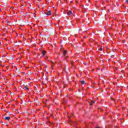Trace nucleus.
<instances>
[{
    "instance_id": "obj_7",
    "label": "nucleus",
    "mask_w": 128,
    "mask_h": 128,
    "mask_svg": "<svg viewBox=\"0 0 128 128\" xmlns=\"http://www.w3.org/2000/svg\"><path fill=\"white\" fill-rule=\"evenodd\" d=\"M102 50H104V47H101L99 50H100L101 52Z\"/></svg>"
},
{
    "instance_id": "obj_8",
    "label": "nucleus",
    "mask_w": 128,
    "mask_h": 128,
    "mask_svg": "<svg viewBox=\"0 0 128 128\" xmlns=\"http://www.w3.org/2000/svg\"><path fill=\"white\" fill-rule=\"evenodd\" d=\"M81 84H84V80L81 81Z\"/></svg>"
},
{
    "instance_id": "obj_12",
    "label": "nucleus",
    "mask_w": 128,
    "mask_h": 128,
    "mask_svg": "<svg viewBox=\"0 0 128 128\" xmlns=\"http://www.w3.org/2000/svg\"><path fill=\"white\" fill-rule=\"evenodd\" d=\"M126 2L128 4V0H126Z\"/></svg>"
},
{
    "instance_id": "obj_4",
    "label": "nucleus",
    "mask_w": 128,
    "mask_h": 128,
    "mask_svg": "<svg viewBox=\"0 0 128 128\" xmlns=\"http://www.w3.org/2000/svg\"><path fill=\"white\" fill-rule=\"evenodd\" d=\"M46 50H43L42 52V56H44V54H46Z\"/></svg>"
},
{
    "instance_id": "obj_17",
    "label": "nucleus",
    "mask_w": 128,
    "mask_h": 128,
    "mask_svg": "<svg viewBox=\"0 0 128 128\" xmlns=\"http://www.w3.org/2000/svg\"><path fill=\"white\" fill-rule=\"evenodd\" d=\"M29 86H30V85H29Z\"/></svg>"
},
{
    "instance_id": "obj_2",
    "label": "nucleus",
    "mask_w": 128,
    "mask_h": 128,
    "mask_svg": "<svg viewBox=\"0 0 128 128\" xmlns=\"http://www.w3.org/2000/svg\"><path fill=\"white\" fill-rule=\"evenodd\" d=\"M67 54L68 52L66 51V50H64L63 52V55L64 56H68Z\"/></svg>"
},
{
    "instance_id": "obj_5",
    "label": "nucleus",
    "mask_w": 128,
    "mask_h": 128,
    "mask_svg": "<svg viewBox=\"0 0 128 128\" xmlns=\"http://www.w3.org/2000/svg\"><path fill=\"white\" fill-rule=\"evenodd\" d=\"M4 120H10V117H5Z\"/></svg>"
},
{
    "instance_id": "obj_14",
    "label": "nucleus",
    "mask_w": 128,
    "mask_h": 128,
    "mask_svg": "<svg viewBox=\"0 0 128 128\" xmlns=\"http://www.w3.org/2000/svg\"><path fill=\"white\" fill-rule=\"evenodd\" d=\"M33 46H36V44H34Z\"/></svg>"
},
{
    "instance_id": "obj_15",
    "label": "nucleus",
    "mask_w": 128,
    "mask_h": 128,
    "mask_svg": "<svg viewBox=\"0 0 128 128\" xmlns=\"http://www.w3.org/2000/svg\"><path fill=\"white\" fill-rule=\"evenodd\" d=\"M28 90H28L27 92H28V94H30V92H28Z\"/></svg>"
},
{
    "instance_id": "obj_13",
    "label": "nucleus",
    "mask_w": 128,
    "mask_h": 128,
    "mask_svg": "<svg viewBox=\"0 0 128 128\" xmlns=\"http://www.w3.org/2000/svg\"><path fill=\"white\" fill-rule=\"evenodd\" d=\"M52 70L54 68V67L52 66Z\"/></svg>"
},
{
    "instance_id": "obj_10",
    "label": "nucleus",
    "mask_w": 128,
    "mask_h": 128,
    "mask_svg": "<svg viewBox=\"0 0 128 128\" xmlns=\"http://www.w3.org/2000/svg\"><path fill=\"white\" fill-rule=\"evenodd\" d=\"M94 104V102L93 101H92L90 104V106H92V104Z\"/></svg>"
},
{
    "instance_id": "obj_9",
    "label": "nucleus",
    "mask_w": 128,
    "mask_h": 128,
    "mask_svg": "<svg viewBox=\"0 0 128 128\" xmlns=\"http://www.w3.org/2000/svg\"><path fill=\"white\" fill-rule=\"evenodd\" d=\"M33 16H34V18H36V13H34Z\"/></svg>"
},
{
    "instance_id": "obj_1",
    "label": "nucleus",
    "mask_w": 128,
    "mask_h": 128,
    "mask_svg": "<svg viewBox=\"0 0 128 128\" xmlns=\"http://www.w3.org/2000/svg\"><path fill=\"white\" fill-rule=\"evenodd\" d=\"M67 14L70 16H72V10H70L68 12H67Z\"/></svg>"
},
{
    "instance_id": "obj_6",
    "label": "nucleus",
    "mask_w": 128,
    "mask_h": 128,
    "mask_svg": "<svg viewBox=\"0 0 128 128\" xmlns=\"http://www.w3.org/2000/svg\"><path fill=\"white\" fill-rule=\"evenodd\" d=\"M25 88H26V90H30V88H28V86H24Z\"/></svg>"
},
{
    "instance_id": "obj_11",
    "label": "nucleus",
    "mask_w": 128,
    "mask_h": 128,
    "mask_svg": "<svg viewBox=\"0 0 128 128\" xmlns=\"http://www.w3.org/2000/svg\"><path fill=\"white\" fill-rule=\"evenodd\" d=\"M29 4H30V6H32V3L29 2Z\"/></svg>"
},
{
    "instance_id": "obj_16",
    "label": "nucleus",
    "mask_w": 128,
    "mask_h": 128,
    "mask_svg": "<svg viewBox=\"0 0 128 128\" xmlns=\"http://www.w3.org/2000/svg\"><path fill=\"white\" fill-rule=\"evenodd\" d=\"M30 28H32V26H30Z\"/></svg>"
},
{
    "instance_id": "obj_3",
    "label": "nucleus",
    "mask_w": 128,
    "mask_h": 128,
    "mask_svg": "<svg viewBox=\"0 0 128 128\" xmlns=\"http://www.w3.org/2000/svg\"><path fill=\"white\" fill-rule=\"evenodd\" d=\"M45 14L46 16H50L52 14V12L50 11H48V12H45Z\"/></svg>"
},
{
    "instance_id": "obj_18",
    "label": "nucleus",
    "mask_w": 128,
    "mask_h": 128,
    "mask_svg": "<svg viewBox=\"0 0 128 128\" xmlns=\"http://www.w3.org/2000/svg\"><path fill=\"white\" fill-rule=\"evenodd\" d=\"M68 118H70V116H69Z\"/></svg>"
}]
</instances>
